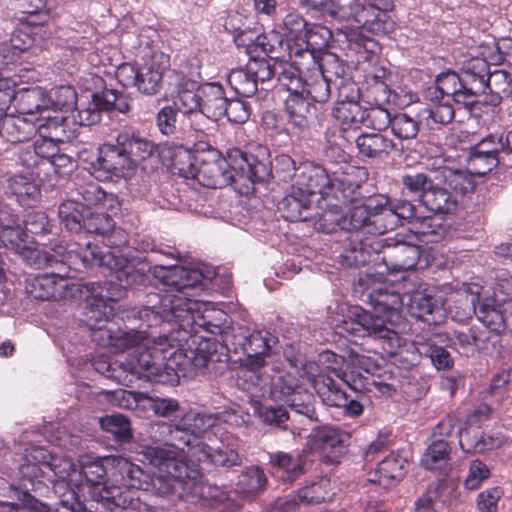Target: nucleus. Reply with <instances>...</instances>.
Listing matches in <instances>:
<instances>
[{"label": "nucleus", "mask_w": 512, "mask_h": 512, "mask_svg": "<svg viewBox=\"0 0 512 512\" xmlns=\"http://www.w3.org/2000/svg\"><path fill=\"white\" fill-rule=\"evenodd\" d=\"M425 208L435 214H447L454 211L457 207V200L445 187H440L439 183L432 184L424 192L420 200Z\"/></svg>", "instance_id": "obj_42"}, {"label": "nucleus", "mask_w": 512, "mask_h": 512, "mask_svg": "<svg viewBox=\"0 0 512 512\" xmlns=\"http://www.w3.org/2000/svg\"><path fill=\"white\" fill-rule=\"evenodd\" d=\"M69 278V268L60 265L59 272L42 273L31 278L26 284V291L37 300L57 301L67 296Z\"/></svg>", "instance_id": "obj_15"}, {"label": "nucleus", "mask_w": 512, "mask_h": 512, "mask_svg": "<svg viewBox=\"0 0 512 512\" xmlns=\"http://www.w3.org/2000/svg\"><path fill=\"white\" fill-rule=\"evenodd\" d=\"M41 125L23 116L8 115L2 121V138L12 144L31 140Z\"/></svg>", "instance_id": "obj_36"}, {"label": "nucleus", "mask_w": 512, "mask_h": 512, "mask_svg": "<svg viewBox=\"0 0 512 512\" xmlns=\"http://www.w3.org/2000/svg\"><path fill=\"white\" fill-rule=\"evenodd\" d=\"M37 41V36L20 26L11 34L9 41L1 45L2 64L9 65L18 61L20 54L31 49Z\"/></svg>", "instance_id": "obj_37"}, {"label": "nucleus", "mask_w": 512, "mask_h": 512, "mask_svg": "<svg viewBox=\"0 0 512 512\" xmlns=\"http://www.w3.org/2000/svg\"><path fill=\"white\" fill-rule=\"evenodd\" d=\"M359 181V185L362 182V178H356ZM360 187L356 190L353 198L347 202L337 201L339 205L351 204L349 209L337 219V225L346 231H364L367 234H384V231L378 229V223L376 221L382 220L381 207L379 203L378 195L370 196L364 201H358L357 195Z\"/></svg>", "instance_id": "obj_12"}, {"label": "nucleus", "mask_w": 512, "mask_h": 512, "mask_svg": "<svg viewBox=\"0 0 512 512\" xmlns=\"http://www.w3.org/2000/svg\"><path fill=\"white\" fill-rule=\"evenodd\" d=\"M381 260L389 272L408 271L416 267L421 250L402 240L385 239Z\"/></svg>", "instance_id": "obj_17"}, {"label": "nucleus", "mask_w": 512, "mask_h": 512, "mask_svg": "<svg viewBox=\"0 0 512 512\" xmlns=\"http://www.w3.org/2000/svg\"><path fill=\"white\" fill-rule=\"evenodd\" d=\"M199 95L201 102L200 113L215 121L224 116L227 97L225 96L224 87L220 83L209 82L202 84Z\"/></svg>", "instance_id": "obj_31"}, {"label": "nucleus", "mask_w": 512, "mask_h": 512, "mask_svg": "<svg viewBox=\"0 0 512 512\" xmlns=\"http://www.w3.org/2000/svg\"><path fill=\"white\" fill-rule=\"evenodd\" d=\"M350 435L335 426H323L317 429L311 438V447L334 461L346 452V443Z\"/></svg>", "instance_id": "obj_21"}, {"label": "nucleus", "mask_w": 512, "mask_h": 512, "mask_svg": "<svg viewBox=\"0 0 512 512\" xmlns=\"http://www.w3.org/2000/svg\"><path fill=\"white\" fill-rule=\"evenodd\" d=\"M348 169L350 171H342L340 174L334 172L331 178L323 167L303 164L293 176L292 188L297 190L298 195L308 198L319 194L323 199L332 197L336 201H350L359 188V181L356 180L354 172L361 173L363 176L366 172L354 167H348Z\"/></svg>", "instance_id": "obj_8"}, {"label": "nucleus", "mask_w": 512, "mask_h": 512, "mask_svg": "<svg viewBox=\"0 0 512 512\" xmlns=\"http://www.w3.org/2000/svg\"><path fill=\"white\" fill-rule=\"evenodd\" d=\"M476 301H480L479 291L471 294L456 293L452 302L448 305V312L454 321L465 322L476 315L478 309L475 305Z\"/></svg>", "instance_id": "obj_55"}, {"label": "nucleus", "mask_w": 512, "mask_h": 512, "mask_svg": "<svg viewBox=\"0 0 512 512\" xmlns=\"http://www.w3.org/2000/svg\"><path fill=\"white\" fill-rule=\"evenodd\" d=\"M237 352L243 353L270 354L271 342L274 341L272 334L266 330H254L248 336L243 333H237L236 337Z\"/></svg>", "instance_id": "obj_47"}, {"label": "nucleus", "mask_w": 512, "mask_h": 512, "mask_svg": "<svg viewBox=\"0 0 512 512\" xmlns=\"http://www.w3.org/2000/svg\"><path fill=\"white\" fill-rule=\"evenodd\" d=\"M459 445L467 454L484 453L496 446V440L472 426L459 432Z\"/></svg>", "instance_id": "obj_51"}, {"label": "nucleus", "mask_w": 512, "mask_h": 512, "mask_svg": "<svg viewBox=\"0 0 512 512\" xmlns=\"http://www.w3.org/2000/svg\"><path fill=\"white\" fill-rule=\"evenodd\" d=\"M244 354L246 359L242 370L243 390L253 395L261 390V386L269 384V376H262L259 371L266 366V358L270 354H254L253 352Z\"/></svg>", "instance_id": "obj_35"}, {"label": "nucleus", "mask_w": 512, "mask_h": 512, "mask_svg": "<svg viewBox=\"0 0 512 512\" xmlns=\"http://www.w3.org/2000/svg\"><path fill=\"white\" fill-rule=\"evenodd\" d=\"M112 459L87 457L81 463V474L89 487L91 497L103 504L110 512H145L146 503L131 491H121L119 487L107 485Z\"/></svg>", "instance_id": "obj_10"}, {"label": "nucleus", "mask_w": 512, "mask_h": 512, "mask_svg": "<svg viewBox=\"0 0 512 512\" xmlns=\"http://www.w3.org/2000/svg\"><path fill=\"white\" fill-rule=\"evenodd\" d=\"M92 295L87 299L84 316L85 324L90 330H103L114 316L111 303L117 298L108 295L94 294V283L91 284Z\"/></svg>", "instance_id": "obj_26"}, {"label": "nucleus", "mask_w": 512, "mask_h": 512, "mask_svg": "<svg viewBox=\"0 0 512 512\" xmlns=\"http://www.w3.org/2000/svg\"><path fill=\"white\" fill-rule=\"evenodd\" d=\"M119 136L126 150L125 154L130 158L128 161L133 172L143 161L158 158L157 146L152 141L127 131L120 133Z\"/></svg>", "instance_id": "obj_30"}, {"label": "nucleus", "mask_w": 512, "mask_h": 512, "mask_svg": "<svg viewBox=\"0 0 512 512\" xmlns=\"http://www.w3.org/2000/svg\"><path fill=\"white\" fill-rule=\"evenodd\" d=\"M331 37L330 30L322 25L309 24L307 35L302 43L296 44V55L300 56L297 63L306 67H313L317 64V58L322 56V50L327 46Z\"/></svg>", "instance_id": "obj_20"}, {"label": "nucleus", "mask_w": 512, "mask_h": 512, "mask_svg": "<svg viewBox=\"0 0 512 512\" xmlns=\"http://www.w3.org/2000/svg\"><path fill=\"white\" fill-rule=\"evenodd\" d=\"M162 331L166 333L167 347L165 348V371L173 377L186 376L196 368L206 367L211 356V342L205 335H200L198 342L194 337H183V331L173 324L162 323Z\"/></svg>", "instance_id": "obj_9"}, {"label": "nucleus", "mask_w": 512, "mask_h": 512, "mask_svg": "<svg viewBox=\"0 0 512 512\" xmlns=\"http://www.w3.org/2000/svg\"><path fill=\"white\" fill-rule=\"evenodd\" d=\"M140 324L138 333L147 339L148 344L137 347L128 360L129 372L125 370L123 385L133 387V380L144 379L149 382H169L170 373L165 371V348L167 347L166 333L163 326H146L141 319V309L138 312Z\"/></svg>", "instance_id": "obj_6"}, {"label": "nucleus", "mask_w": 512, "mask_h": 512, "mask_svg": "<svg viewBox=\"0 0 512 512\" xmlns=\"http://www.w3.org/2000/svg\"><path fill=\"white\" fill-rule=\"evenodd\" d=\"M308 23L302 15L297 12H290L283 18L286 41L291 45V50L296 51V44L302 43L307 35ZM296 55V52H294Z\"/></svg>", "instance_id": "obj_59"}, {"label": "nucleus", "mask_w": 512, "mask_h": 512, "mask_svg": "<svg viewBox=\"0 0 512 512\" xmlns=\"http://www.w3.org/2000/svg\"><path fill=\"white\" fill-rule=\"evenodd\" d=\"M74 469L70 459L52 455L42 447H33L19 466V486L35 495L47 496L52 484L54 493L61 492L53 507L55 512H91L81 500L79 488L74 489L65 481Z\"/></svg>", "instance_id": "obj_2"}, {"label": "nucleus", "mask_w": 512, "mask_h": 512, "mask_svg": "<svg viewBox=\"0 0 512 512\" xmlns=\"http://www.w3.org/2000/svg\"><path fill=\"white\" fill-rule=\"evenodd\" d=\"M227 81L231 89L241 97H251L258 90V83L247 66L232 69L228 74Z\"/></svg>", "instance_id": "obj_58"}, {"label": "nucleus", "mask_w": 512, "mask_h": 512, "mask_svg": "<svg viewBox=\"0 0 512 512\" xmlns=\"http://www.w3.org/2000/svg\"><path fill=\"white\" fill-rule=\"evenodd\" d=\"M361 90L355 83H346L339 88V99L333 108V116L343 130L357 129L363 124L365 108L359 102Z\"/></svg>", "instance_id": "obj_14"}, {"label": "nucleus", "mask_w": 512, "mask_h": 512, "mask_svg": "<svg viewBox=\"0 0 512 512\" xmlns=\"http://www.w3.org/2000/svg\"><path fill=\"white\" fill-rule=\"evenodd\" d=\"M355 143L360 155L373 159H385L397 149L396 143L380 132L362 133Z\"/></svg>", "instance_id": "obj_33"}, {"label": "nucleus", "mask_w": 512, "mask_h": 512, "mask_svg": "<svg viewBox=\"0 0 512 512\" xmlns=\"http://www.w3.org/2000/svg\"><path fill=\"white\" fill-rule=\"evenodd\" d=\"M158 57L163 58V54H153L149 62L140 66L135 87L142 94L156 95L162 88L165 67L157 60Z\"/></svg>", "instance_id": "obj_34"}, {"label": "nucleus", "mask_w": 512, "mask_h": 512, "mask_svg": "<svg viewBox=\"0 0 512 512\" xmlns=\"http://www.w3.org/2000/svg\"><path fill=\"white\" fill-rule=\"evenodd\" d=\"M125 148L120 136L115 142H105L98 148V156L92 163L93 174L98 180H108L112 177L127 178L133 174Z\"/></svg>", "instance_id": "obj_13"}, {"label": "nucleus", "mask_w": 512, "mask_h": 512, "mask_svg": "<svg viewBox=\"0 0 512 512\" xmlns=\"http://www.w3.org/2000/svg\"><path fill=\"white\" fill-rule=\"evenodd\" d=\"M421 353L429 357L431 363L437 370L451 369L454 364V360L449 351L438 345L435 339H428L424 344L421 345Z\"/></svg>", "instance_id": "obj_63"}, {"label": "nucleus", "mask_w": 512, "mask_h": 512, "mask_svg": "<svg viewBox=\"0 0 512 512\" xmlns=\"http://www.w3.org/2000/svg\"><path fill=\"white\" fill-rule=\"evenodd\" d=\"M300 56L293 55L290 61L278 62L275 76L278 83L290 94L301 93L306 73L313 70V67H306L297 63Z\"/></svg>", "instance_id": "obj_32"}, {"label": "nucleus", "mask_w": 512, "mask_h": 512, "mask_svg": "<svg viewBox=\"0 0 512 512\" xmlns=\"http://www.w3.org/2000/svg\"><path fill=\"white\" fill-rule=\"evenodd\" d=\"M313 387L327 406L341 408L346 403L348 395L329 375L320 374L313 379Z\"/></svg>", "instance_id": "obj_43"}, {"label": "nucleus", "mask_w": 512, "mask_h": 512, "mask_svg": "<svg viewBox=\"0 0 512 512\" xmlns=\"http://www.w3.org/2000/svg\"><path fill=\"white\" fill-rule=\"evenodd\" d=\"M347 48L358 55V62H372L380 52V45L374 39L358 31L346 35Z\"/></svg>", "instance_id": "obj_54"}, {"label": "nucleus", "mask_w": 512, "mask_h": 512, "mask_svg": "<svg viewBox=\"0 0 512 512\" xmlns=\"http://www.w3.org/2000/svg\"><path fill=\"white\" fill-rule=\"evenodd\" d=\"M286 403H288L291 409H293L296 413L304 415L310 421L319 422L315 408V397L305 388L302 387L298 392L294 393V395L289 398Z\"/></svg>", "instance_id": "obj_64"}, {"label": "nucleus", "mask_w": 512, "mask_h": 512, "mask_svg": "<svg viewBox=\"0 0 512 512\" xmlns=\"http://www.w3.org/2000/svg\"><path fill=\"white\" fill-rule=\"evenodd\" d=\"M436 89L442 97L448 96L457 104L471 107L472 102L468 99V93L462 81L461 74L454 71H447L439 74L435 80Z\"/></svg>", "instance_id": "obj_39"}, {"label": "nucleus", "mask_w": 512, "mask_h": 512, "mask_svg": "<svg viewBox=\"0 0 512 512\" xmlns=\"http://www.w3.org/2000/svg\"><path fill=\"white\" fill-rule=\"evenodd\" d=\"M286 116L285 130L289 134L300 135L308 131L313 123L315 107L301 93L289 94L284 104Z\"/></svg>", "instance_id": "obj_19"}, {"label": "nucleus", "mask_w": 512, "mask_h": 512, "mask_svg": "<svg viewBox=\"0 0 512 512\" xmlns=\"http://www.w3.org/2000/svg\"><path fill=\"white\" fill-rule=\"evenodd\" d=\"M146 456L153 466L181 484L182 489L190 495L192 502L201 501L205 505L214 506L227 499L226 492L218 486L201 482L200 471L178 459L175 451L162 447H149Z\"/></svg>", "instance_id": "obj_7"}, {"label": "nucleus", "mask_w": 512, "mask_h": 512, "mask_svg": "<svg viewBox=\"0 0 512 512\" xmlns=\"http://www.w3.org/2000/svg\"><path fill=\"white\" fill-rule=\"evenodd\" d=\"M331 80L321 71L311 70L304 78L302 94L305 92L311 101L319 104L327 103L331 98Z\"/></svg>", "instance_id": "obj_46"}, {"label": "nucleus", "mask_w": 512, "mask_h": 512, "mask_svg": "<svg viewBox=\"0 0 512 512\" xmlns=\"http://www.w3.org/2000/svg\"><path fill=\"white\" fill-rule=\"evenodd\" d=\"M291 45L284 39V36L275 30L260 34L255 41L247 46V53H256L258 50L277 63L280 61H290L295 51H292Z\"/></svg>", "instance_id": "obj_23"}, {"label": "nucleus", "mask_w": 512, "mask_h": 512, "mask_svg": "<svg viewBox=\"0 0 512 512\" xmlns=\"http://www.w3.org/2000/svg\"><path fill=\"white\" fill-rule=\"evenodd\" d=\"M200 86L191 78L183 75L178 77L171 93L172 106L185 115L199 112L201 107Z\"/></svg>", "instance_id": "obj_25"}, {"label": "nucleus", "mask_w": 512, "mask_h": 512, "mask_svg": "<svg viewBox=\"0 0 512 512\" xmlns=\"http://www.w3.org/2000/svg\"><path fill=\"white\" fill-rule=\"evenodd\" d=\"M100 425L119 442L127 443L132 438L130 421L122 414L106 415L100 419Z\"/></svg>", "instance_id": "obj_62"}, {"label": "nucleus", "mask_w": 512, "mask_h": 512, "mask_svg": "<svg viewBox=\"0 0 512 512\" xmlns=\"http://www.w3.org/2000/svg\"><path fill=\"white\" fill-rule=\"evenodd\" d=\"M501 159L470 148L466 159V170L470 175L482 177L494 170Z\"/></svg>", "instance_id": "obj_61"}, {"label": "nucleus", "mask_w": 512, "mask_h": 512, "mask_svg": "<svg viewBox=\"0 0 512 512\" xmlns=\"http://www.w3.org/2000/svg\"><path fill=\"white\" fill-rule=\"evenodd\" d=\"M407 306L411 316L428 325H437L442 321V307L439 301L426 291H414L410 294Z\"/></svg>", "instance_id": "obj_28"}, {"label": "nucleus", "mask_w": 512, "mask_h": 512, "mask_svg": "<svg viewBox=\"0 0 512 512\" xmlns=\"http://www.w3.org/2000/svg\"><path fill=\"white\" fill-rule=\"evenodd\" d=\"M451 440L431 438L425 453L421 458V465L427 470H435L450 461Z\"/></svg>", "instance_id": "obj_56"}, {"label": "nucleus", "mask_w": 512, "mask_h": 512, "mask_svg": "<svg viewBox=\"0 0 512 512\" xmlns=\"http://www.w3.org/2000/svg\"><path fill=\"white\" fill-rule=\"evenodd\" d=\"M214 273L198 268L175 266L163 276L166 286L163 295L149 294L147 304L141 308V319L146 326L162 323L176 325L183 337L201 339L198 334L205 332L219 336V342L228 350L237 353V333L231 326L229 315L209 302L195 300L211 283Z\"/></svg>", "instance_id": "obj_1"}, {"label": "nucleus", "mask_w": 512, "mask_h": 512, "mask_svg": "<svg viewBox=\"0 0 512 512\" xmlns=\"http://www.w3.org/2000/svg\"><path fill=\"white\" fill-rule=\"evenodd\" d=\"M334 493L330 489V480L321 478L317 482L300 488L296 494L279 497L274 502V512H297L299 504H320L330 500Z\"/></svg>", "instance_id": "obj_16"}, {"label": "nucleus", "mask_w": 512, "mask_h": 512, "mask_svg": "<svg viewBox=\"0 0 512 512\" xmlns=\"http://www.w3.org/2000/svg\"><path fill=\"white\" fill-rule=\"evenodd\" d=\"M193 457L199 462L222 467H232L241 463V458L235 450L224 445L215 448L204 442L195 447Z\"/></svg>", "instance_id": "obj_38"}, {"label": "nucleus", "mask_w": 512, "mask_h": 512, "mask_svg": "<svg viewBox=\"0 0 512 512\" xmlns=\"http://www.w3.org/2000/svg\"><path fill=\"white\" fill-rule=\"evenodd\" d=\"M381 207L382 220L376 221L379 228L384 233L389 230H394L402 220H408L413 224L416 217V208L411 202L407 200L398 201L393 206L389 205V199L384 195H378Z\"/></svg>", "instance_id": "obj_27"}, {"label": "nucleus", "mask_w": 512, "mask_h": 512, "mask_svg": "<svg viewBox=\"0 0 512 512\" xmlns=\"http://www.w3.org/2000/svg\"><path fill=\"white\" fill-rule=\"evenodd\" d=\"M55 252L61 256L60 260L53 253L38 251L35 258L36 263L48 267L62 265L70 269V265L76 264L78 260L85 268L106 266L113 272L122 288L144 284L148 278L144 268H136L133 262L125 257L117 256L112 251H103L98 242L88 241L83 245L77 244L76 248H70L65 253Z\"/></svg>", "instance_id": "obj_5"}, {"label": "nucleus", "mask_w": 512, "mask_h": 512, "mask_svg": "<svg viewBox=\"0 0 512 512\" xmlns=\"http://www.w3.org/2000/svg\"><path fill=\"white\" fill-rule=\"evenodd\" d=\"M482 58L475 57L467 60L461 71L462 81L468 93V99L472 105L476 102V97L485 94V78L488 76L490 63L489 54Z\"/></svg>", "instance_id": "obj_24"}, {"label": "nucleus", "mask_w": 512, "mask_h": 512, "mask_svg": "<svg viewBox=\"0 0 512 512\" xmlns=\"http://www.w3.org/2000/svg\"><path fill=\"white\" fill-rule=\"evenodd\" d=\"M368 302L375 314L356 306L350 311L349 320L342 325L343 331L354 336H368L379 342L388 355H396L401 338L396 331L386 325L384 318H392L403 304L400 293L386 286L373 289L368 294Z\"/></svg>", "instance_id": "obj_4"}, {"label": "nucleus", "mask_w": 512, "mask_h": 512, "mask_svg": "<svg viewBox=\"0 0 512 512\" xmlns=\"http://www.w3.org/2000/svg\"><path fill=\"white\" fill-rule=\"evenodd\" d=\"M267 477L259 466H250L243 470L235 483V491L244 498H253L266 489Z\"/></svg>", "instance_id": "obj_40"}, {"label": "nucleus", "mask_w": 512, "mask_h": 512, "mask_svg": "<svg viewBox=\"0 0 512 512\" xmlns=\"http://www.w3.org/2000/svg\"><path fill=\"white\" fill-rule=\"evenodd\" d=\"M341 380L355 392H371L375 388L381 395L392 396L396 392L393 384L380 379V376L366 375L355 367L345 370L340 376Z\"/></svg>", "instance_id": "obj_29"}, {"label": "nucleus", "mask_w": 512, "mask_h": 512, "mask_svg": "<svg viewBox=\"0 0 512 512\" xmlns=\"http://www.w3.org/2000/svg\"><path fill=\"white\" fill-rule=\"evenodd\" d=\"M110 476L116 483L111 487H119L121 491H131L139 499L138 490H147L150 482L149 474L123 457L112 459Z\"/></svg>", "instance_id": "obj_18"}, {"label": "nucleus", "mask_w": 512, "mask_h": 512, "mask_svg": "<svg viewBox=\"0 0 512 512\" xmlns=\"http://www.w3.org/2000/svg\"><path fill=\"white\" fill-rule=\"evenodd\" d=\"M22 489V505L11 502H0V512H55L53 506L42 502L33 491Z\"/></svg>", "instance_id": "obj_57"}, {"label": "nucleus", "mask_w": 512, "mask_h": 512, "mask_svg": "<svg viewBox=\"0 0 512 512\" xmlns=\"http://www.w3.org/2000/svg\"><path fill=\"white\" fill-rule=\"evenodd\" d=\"M394 8V0H331L330 14L353 22L368 33L387 35L395 29L390 15Z\"/></svg>", "instance_id": "obj_11"}, {"label": "nucleus", "mask_w": 512, "mask_h": 512, "mask_svg": "<svg viewBox=\"0 0 512 512\" xmlns=\"http://www.w3.org/2000/svg\"><path fill=\"white\" fill-rule=\"evenodd\" d=\"M261 156L240 148L229 149L223 157L218 150L201 153L195 179L204 187L221 189L241 178L251 183L264 182L271 175V162L261 150Z\"/></svg>", "instance_id": "obj_3"}, {"label": "nucleus", "mask_w": 512, "mask_h": 512, "mask_svg": "<svg viewBox=\"0 0 512 512\" xmlns=\"http://www.w3.org/2000/svg\"><path fill=\"white\" fill-rule=\"evenodd\" d=\"M88 207L78 200L63 201L58 208V216L64 227L72 233L82 232Z\"/></svg>", "instance_id": "obj_50"}, {"label": "nucleus", "mask_w": 512, "mask_h": 512, "mask_svg": "<svg viewBox=\"0 0 512 512\" xmlns=\"http://www.w3.org/2000/svg\"><path fill=\"white\" fill-rule=\"evenodd\" d=\"M408 462L400 452H391L370 472L368 481L383 488L397 485L407 473Z\"/></svg>", "instance_id": "obj_22"}, {"label": "nucleus", "mask_w": 512, "mask_h": 512, "mask_svg": "<svg viewBox=\"0 0 512 512\" xmlns=\"http://www.w3.org/2000/svg\"><path fill=\"white\" fill-rule=\"evenodd\" d=\"M9 192L16 197L21 206H31L37 202L40 189L37 183L25 175H16L9 179Z\"/></svg>", "instance_id": "obj_49"}, {"label": "nucleus", "mask_w": 512, "mask_h": 512, "mask_svg": "<svg viewBox=\"0 0 512 512\" xmlns=\"http://www.w3.org/2000/svg\"><path fill=\"white\" fill-rule=\"evenodd\" d=\"M505 299H502L504 301ZM504 302L486 298L478 306L476 317L480 323L492 327V331H505Z\"/></svg>", "instance_id": "obj_48"}, {"label": "nucleus", "mask_w": 512, "mask_h": 512, "mask_svg": "<svg viewBox=\"0 0 512 512\" xmlns=\"http://www.w3.org/2000/svg\"><path fill=\"white\" fill-rule=\"evenodd\" d=\"M14 103L16 111L21 115H34L47 109L48 101L42 88H24L14 90Z\"/></svg>", "instance_id": "obj_41"}, {"label": "nucleus", "mask_w": 512, "mask_h": 512, "mask_svg": "<svg viewBox=\"0 0 512 512\" xmlns=\"http://www.w3.org/2000/svg\"><path fill=\"white\" fill-rule=\"evenodd\" d=\"M487 92L491 94L492 104H499L504 96L512 94V75L502 69H489L485 78V93Z\"/></svg>", "instance_id": "obj_53"}, {"label": "nucleus", "mask_w": 512, "mask_h": 512, "mask_svg": "<svg viewBox=\"0 0 512 512\" xmlns=\"http://www.w3.org/2000/svg\"><path fill=\"white\" fill-rule=\"evenodd\" d=\"M439 179L438 181L443 182L446 185L445 188L452 190L454 193L459 195H466L471 193L475 189V182L467 170H454L447 166L440 167L437 171Z\"/></svg>", "instance_id": "obj_44"}, {"label": "nucleus", "mask_w": 512, "mask_h": 512, "mask_svg": "<svg viewBox=\"0 0 512 512\" xmlns=\"http://www.w3.org/2000/svg\"><path fill=\"white\" fill-rule=\"evenodd\" d=\"M270 463L273 467L283 471L282 479L284 482L292 483L304 473L306 456L303 454L297 458H292L288 453L277 452L270 456Z\"/></svg>", "instance_id": "obj_52"}, {"label": "nucleus", "mask_w": 512, "mask_h": 512, "mask_svg": "<svg viewBox=\"0 0 512 512\" xmlns=\"http://www.w3.org/2000/svg\"><path fill=\"white\" fill-rule=\"evenodd\" d=\"M201 154H194L184 146L175 147L170 156V167L173 174L186 179H195Z\"/></svg>", "instance_id": "obj_45"}, {"label": "nucleus", "mask_w": 512, "mask_h": 512, "mask_svg": "<svg viewBox=\"0 0 512 512\" xmlns=\"http://www.w3.org/2000/svg\"><path fill=\"white\" fill-rule=\"evenodd\" d=\"M415 233L426 237V242H438L446 234V227L443 219L435 216L417 217L413 221Z\"/></svg>", "instance_id": "obj_60"}]
</instances>
